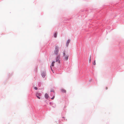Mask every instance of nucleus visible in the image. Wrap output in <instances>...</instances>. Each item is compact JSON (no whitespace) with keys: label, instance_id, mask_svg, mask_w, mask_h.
Returning <instances> with one entry per match:
<instances>
[{"label":"nucleus","instance_id":"obj_1","mask_svg":"<svg viewBox=\"0 0 124 124\" xmlns=\"http://www.w3.org/2000/svg\"><path fill=\"white\" fill-rule=\"evenodd\" d=\"M55 49L54 51V53L55 54L57 55L59 52V47L58 46L55 45Z\"/></svg>","mask_w":124,"mask_h":124},{"label":"nucleus","instance_id":"obj_2","mask_svg":"<svg viewBox=\"0 0 124 124\" xmlns=\"http://www.w3.org/2000/svg\"><path fill=\"white\" fill-rule=\"evenodd\" d=\"M63 56L64 57V59L66 61L68 60L69 56L68 55H66V52L65 51L63 52Z\"/></svg>","mask_w":124,"mask_h":124},{"label":"nucleus","instance_id":"obj_3","mask_svg":"<svg viewBox=\"0 0 124 124\" xmlns=\"http://www.w3.org/2000/svg\"><path fill=\"white\" fill-rule=\"evenodd\" d=\"M60 55H58L57 56L56 58V62H58L59 63H60Z\"/></svg>","mask_w":124,"mask_h":124},{"label":"nucleus","instance_id":"obj_4","mask_svg":"<svg viewBox=\"0 0 124 124\" xmlns=\"http://www.w3.org/2000/svg\"><path fill=\"white\" fill-rule=\"evenodd\" d=\"M41 95V94L40 93L37 92L36 94V96L37 98L39 99H40V98L39 96H40Z\"/></svg>","mask_w":124,"mask_h":124},{"label":"nucleus","instance_id":"obj_5","mask_svg":"<svg viewBox=\"0 0 124 124\" xmlns=\"http://www.w3.org/2000/svg\"><path fill=\"white\" fill-rule=\"evenodd\" d=\"M46 74V72L45 71H44L42 73V77L44 78Z\"/></svg>","mask_w":124,"mask_h":124},{"label":"nucleus","instance_id":"obj_6","mask_svg":"<svg viewBox=\"0 0 124 124\" xmlns=\"http://www.w3.org/2000/svg\"><path fill=\"white\" fill-rule=\"evenodd\" d=\"M55 63V62L53 61L52 62V66H50V68L51 70H52L53 71V70H52V66L53 67L54 66V64Z\"/></svg>","mask_w":124,"mask_h":124},{"label":"nucleus","instance_id":"obj_7","mask_svg":"<svg viewBox=\"0 0 124 124\" xmlns=\"http://www.w3.org/2000/svg\"><path fill=\"white\" fill-rule=\"evenodd\" d=\"M49 96L47 93H46L45 94V97L47 99L48 98Z\"/></svg>","mask_w":124,"mask_h":124},{"label":"nucleus","instance_id":"obj_8","mask_svg":"<svg viewBox=\"0 0 124 124\" xmlns=\"http://www.w3.org/2000/svg\"><path fill=\"white\" fill-rule=\"evenodd\" d=\"M62 92L63 93H66V90H65L64 89H62L61 90Z\"/></svg>","mask_w":124,"mask_h":124},{"label":"nucleus","instance_id":"obj_9","mask_svg":"<svg viewBox=\"0 0 124 124\" xmlns=\"http://www.w3.org/2000/svg\"><path fill=\"white\" fill-rule=\"evenodd\" d=\"M70 40H68L67 42V46H68L70 43Z\"/></svg>","mask_w":124,"mask_h":124},{"label":"nucleus","instance_id":"obj_10","mask_svg":"<svg viewBox=\"0 0 124 124\" xmlns=\"http://www.w3.org/2000/svg\"><path fill=\"white\" fill-rule=\"evenodd\" d=\"M57 33H55L54 35V37L55 38H56L57 36Z\"/></svg>","mask_w":124,"mask_h":124},{"label":"nucleus","instance_id":"obj_11","mask_svg":"<svg viewBox=\"0 0 124 124\" xmlns=\"http://www.w3.org/2000/svg\"><path fill=\"white\" fill-rule=\"evenodd\" d=\"M93 64L94 65H95L96 64V63H95V60L94 61V62L93 63Z\"/></svg>","mask_w":124,"mask_h":124},{"label":"nucleus","instance_id":"obj_12","mask_svg":"<svg viewBox=\"0 0 124 124\" xmlns=\"http://www.w3.org/2000/svg\"><path fill=\"white\" fill-rule=\"evenodd\" d=\"M55 96L54 95L53 96V97L51 98V99L53 100L54 99V98Z\"/></svg>","mask_w":124,"mask_h":124},{"label":"nucleus","instance_id":"obj_13","mask_svg":"<svg viewBox=\"0 0 124 124\" xmlns=\"http://www.w3.org/2000/svg\"><path fill=\"white\" fill-rule=\"evenodd\" d=\"M34 89L35 90H37L38 88L37 87H34Z\"/></svg>","mask_w":124,"mask_h":124},{"label":"nucleus","instance_id":"obj_14","mask_svg":"<svg viewBox=\"0 0 124 124\" xmlns=\"http://www.w3.org/2000/svg\"><path fill=\"white\" fill-rule=\"evenodd\" d=\"M108 89V88L107 87H106V90H107Z\"/></svg>","mask_w":124,"mask_h":124},{"label":"nucleus","instance_id":"obj_15","mask_svg":"<svg viewBox=\"0 0 124 124\" xmlns=\"http://www.w3.org/2000/svg\"><path fill=\"white\" fill-rule=\"evenodd\" d=\"M91 61V58H90V62Z\"/></svg>","mask_w":124,"mask_h":124},{"label":"nucleus","instance_id":"obj_16","mask_svg":"<svg viewBox=\"0 0 124 124\" xmlns=\"http://www.w3.org/2000/svg\"><path fill=\"white\" fill-rule=\"evenodd\" d=\"M52 91H51V92H52Z\"/></svg>","mask_w":124,"mask_h":124}]
</instances>
